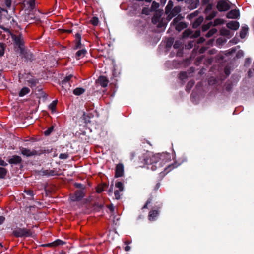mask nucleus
I'll use <instances>...</instances> for the list:
<instances>
[{
	"instance_id": "obj_1",
	"label": "nucleus",
	"mask_w": 254,
	"mask_h": 254,
	"mask_svg": "<svg viewBox=\"0 0 254 254\" xmlns=\"http://www.w3.org/2000/svg\"><path fill=\"white\" fill-rule=\"evenodd\" d=\"M166 155H168L165 153H158L153 155L150 157L145 158V163L149 165L150 166H148V168H150L152 170L155 171L158 168L162 166Z\"/></svg>"
},
{
	"instance_id": "obj_2",
	"label": "nucleus",
	"mask_w": 254,
	"mask_h": 254,
	"mask_svg": "<svg viewBox=\"0 0 254 254\" xmlns=\"http://www.w3.org/2000/svg\"><path fill=\"white\" fill-rule=\"evenodd\" d=\"M11 37L13 42L14 49L17 48L16 51L17 52L22 51V49L25 47L23 35L21 33H19L18 35L11 34Z\"/></svg>"
},
{
	"instance_id": "obj_3",
	"label": "nucleus",
	"mask_w": 254,
	"mask_h": 254,
	"mask_svg": "<svg viewBox=\"0 0 254 254\" xmlns=\"http://www.w3.org/2000/svg\"><path fill=\"white\" fill-rule=\"evenodd\" d=\"M21 154L27 157H29L33 156L40 155L45 153V150L40 149L39 150H36L34 149L30 150L29 149L21 147L19 148Z\"/></svg>"
},
{
	"instance_id": "obj_4",
	"label": "nucleus",
	"mask_w": 254,
	"mask_h": 254,
	"mask_svg": "<svg viewBox=\"0 0 254 254\" xmlns=\"http://www.w3.org/2000/svg\"><path fill=\"white\" fill-rule=\"evenodd\" d=\"M12 235L17 238L28 237L32 236V232L25 228H18L13 231Z\"/></svg>"
},
{
	"instance_id": "obj_5",
	"label": "nucleus",
	"mask_w": 254,
	"mask_h": 254,
	"mask_svg": "<svg viewBox=\"0 0 254 254\" xmlns=\"http://www.w3.org/2000/svg\"><path fill=\"white\" fill-rule=\"evenodd\" d=\"M35 1H23L21 4V6L23 9L25 11H28V18L34 19L35 17L31 16L30 12L32 11L35 7Z\"/></svg>"
},
{
	"instance_id": "obj_6",
	"label": "nucleus",
	"mask_w": 254,
	"mask_h": 254,
	"mask_svg": "<svg viewBox=\"0 0 254 254\" xmlns=\"http://www.w3.org/2000/svg\"><path fill=\"white\" fill-rule=\"evenodd\" d=\"M22 58H24L26 61H33L35 59L34 55L28 49L25 47L22 49V51H18Z\"/></svg>"
},
{
	"instance_id": "obj_7",
	"label": "nucleus",
	"mask_w": 254,
	"mask_h": 254,
	"mask_svg": "<svg viewBox=\"0 0 254 254\" xmlns=\"http://www.w3.org/2000/svg\"><path fill=\"white\" fill-rule=\"evenodd\" d=\"M84 196V190H77L75 191L74 194L70 195V198L71 201L76 202L81 200Z\"/></svg>"
},
{
	"instance_id": "obj_8",
	"label": "nucleus",
	"mask_w": 254,
	"mask_h": 254,
	"mask_svg": "<svg viewBox=\"0 0 254 254\" xmlns=\"http://www.w3.org/2000/svg\"><path fill=\"white\" fill-rule=\"evenodd\" d=\"M217 8L220 11H225L228 10L230 6L227 1H218Z\"/></svg>"
},
{
	"instance_id": "obj_9",
	"label": "nucleus",
	"mask_w": 254,
	"mask_h": 254,
	"mask_svg": "<svg viewBox=\"0 0 254 254\" xmlns=\"http://www.w3.org/2000/svg\"><path fill=\"white\" fill-rule=\"evenodd\" d=\"M115 171V177L116 178L121 177L123 176L124 173V166L123 164L122 163H120L117 164Z\"/></svg>"
},
{
	"instance_id": "obj_10",
	"label": "nucleus",
	"mask_w": 254,
	"mask_h": 254,
	"mask_svg": "<svg viewBox=\"0 0 254 254\" xmlns=\"http://www.w3.org/2000/svg\"><path fill=\"white\" fill-rule=\"evenodd\" d=\"M8 162L10 164L17 165L21 163L22 158L19 156L14 155L8 160Z\"/></svg>"
},
{
	"instance_id": "obj_11",
	"label": "nucleus",
	"mask_w": 254,
	"mask_h": 254,
	"mask_svg": "<svg viewBox=\"0 0 254 254\" xmlns=\"http://www.w3.org/2000/svg\"><path fill=\"white\" fill-rule=\"evenodd\" d=\"M97 82L102 87H106L109 83V80L106 76H100L97 79Z\"/></svg>"
},
{
	"instance_id": "obj_12",
	"label": "nucleus",
	"mask_w": 254,
	"mask_h": 254,
	"mask_svg": "<svg viewBox=\"0 0 254 254\" xmlns=\"http://www.w3.org/2000/svg\"><path fill=\"white\" fill-rule=\"evenodd\" d=\"M75 45L74 48V49H78L82 48V44L81 42V35L80 34L77 33L75 35Z\"/></svg>"
},
{
	"instance_id": "obj_13",
	"label": "nucleus",
	"mask_w": 254,
	"mask_h": 254,
	"mask_svg": "<svg viewBox=\"0 0 254 254\" xmlns=\"http://www.w3.org/2000/svg\"><path fill=\"white\" fill-rule=\"evenodd\" d=\"M240 15L239 11L238 10H232L227 14L228 18L235 19L237 18Z\"/></svg>"
},
{
	"instance_id": "obj_14",
	"label": "nucleus",
	"mask_w": 254,
	"mask_h": 254,
	"mask_svg": "<svg viewBox=\"0 0 254 254\" xmlns=\"http://www.w3.org/2000/svg\"><path fill=\"white\" fill-rule=\"evenodd\" d=\"M239 26V23L237 21H231L227 24V28L234 30L238 29Z\"/></svg>"
},
{
	"instance_id": "obj_15",
	"label": "nucleus",
	"mask_w": 254,
	"mask_h": 254,
	"mask_svg": "<svg viewBox=\"0 0 254 254\" xmlns=\"http://www.w3.org/2000/svg\"><path fill=\"white\" fill-rule=\"evenodd\" d=\"M181 11V8L179 6H175L172 9L170 14L168 16L169 20L177 15Z\"/></svg>"
},
{
	"instance_id": "obj_16",
	"label": "nucleus",
	"mask_w": 254,
	"mask_h": 254,
	"mask_svg": "<svg viewBox=\"0 0 254 254\" xmlns=\"http://www.w3.org/2000/svg\"><path fill=\"white\" fill-rule=\"evenodd\" d=\"M204 18L203 16H200L198 18H196L193 23L192 24V27L193 28H197L203 22Z\"/></svg>"
},
{
	"instance_id": "obj_17",
	"label": "nucleus",
	"mask_w": 254,
	"mask_h": 254,
	"mask_svg": "<svg viewBox=\"0 0 254 254\" xmlns=\"http://www.w3.org/2000/svg\"><path fill=\"white\" fill-rule=\"evenodd\" d=\"M175 27V29L180 32L187 27V24L185 22H180L176 24L173 25Z\"/></svg>"
},
{
	"instance_id": "obj_18",
	"label": "nucleus",
	"mask_w": 254,
	"mask_h": 254,
	"mask_svg": "<svg viewBox=\"0 0 254 254\" xmlns=\"http://www.w3.org/2000/svg\"><path fill=\"white\" fill-rule=\"evenodd\" d=\"M159 212L157 210H155L150 211L148 215L149 220L151 221L155 220Z\"/></svg>"
},
{
	"instance_id": "obj_19",
	"label": "nucleus",
	"mask_w": 254,
	"mask_h": 254,
	"mask_svg": "<svg viewBox=\"0 0 254 254\" xmlns=\"http://www.w3.org/2000/svg\"><path fill=\"white\" fill-rule=\"evenodd\" d=\"M87 52V50L85 49L78 50L75 54V58L77 60L80 59L81 57H84Z\"/></svg>"
},
{
	"instance_id": "obj_20",
	"label": "nucleus",
	"mask_w": 254,
	"mask_h": 254,
	"mask_svg": "<svg viewBox=\"0 0 254 254\" xmlns=\"http://www.w3.org/2000/svg\"><path fill=\"white\" fill-rule=\"evenodd\" d=\"M27 81L28 85L30 86L31 88L35 87L37 84L38 83V79L36 78H30Z\"/></svg>"
},
{
	"instance_id": "obj_21",
	"label": "nucleus",
	"mask_w": 254,
	"mask_h": 254,
	"mask_svg": "<svg viewBox=\"0 0 254 254\" xmlns=\"http://www.w3.org/2000/svg\"><path fill=\"white\" fill-rule=\"evenodd\" d=\"M72 82H60L59 84L62 86V88L63 90H64L65 93H66L68 90H70L71 87Z\"/></svg>"
},
{
	"instance_id": "obj_22",
	"label": "nucleus",
	"mask_w": 254,
	"mask_h": 254,
	"mask_svg": "<svg viewBox=\"0 0 254 254\" xmlns=\"http://www.w3.org/2000/svg\"><path fill=\"white\" fill-rule=\"evenodd\" d=\"M180 164H177L176 162H175L173 164L169 165L167 167H166L164 169L165 173L167 174L171 171L172 169L177 167Z\"/></svg>"
},
{
	"instance_id": "obj_23",
	"label": "nucleus",
	"mask_w": 254,
	"mask_h": 254,
	"mask_svg": "<svg viewBox=\"0 0 254 254\" xmlns=\"http://www.w3.org/2000/svg\"><path fill=\"white\" fill-rule=\"evenodd\" d=\"M248 30H249V28L247 25H246L245 26H243L242 27V29H241V30L240 33V37L242 39L246 37V36L248 32Z\"/></svg>"
},
{
	"instance_id": "obj_24",
	"label": "nucleus",
	"mask_w": 254,
	"mask_h": 254,
	"mask_svg": "<svg viewBox=\"0 0 254 254\" xmlns=\"http://www.w3.org/2000/svg\"><path fill=\"white\" fill-rule=\"evenodd\" d=\"M85 92V89L82 87H77L73 91V93L76 96H80Z\"/></svg>"
},
{
	"instance_id": "obj_25",
	"label": "nucleus",
	"mask_w": 254,
	"mask_h": 254,
	"mask_svg": "<svg viewBox=\"0 0 254 254\" xmlns=\"http://www.w3.org/2000/svg\"><path fill=\"white\" fill-rule=\"evenodd\" d=\"M30 91V90L29 88L27 87H23L18 93V95L19 97H23L25 95L28 94Z\"/></svg>"
},
{
	"instance_id": "obj_26",
	"label": "nucleus",
	"mask_w": 254,
	"mask_h": 254,
	"mask_svg": "<svg viewBox=\"0 0 254 254\" xmlns=\"http://www.w3.org/2000/svg\"><path fill=\"white\" fill-rule=\"evenodd\" d=\"M42 174L44 175L47 176H53L55 175H58L57 173L55 172V171L51 170H45L42 171Z\"/></svg>"
},
{
	"instance_id": "obj_27",
	"label": "nucleus",
	"mask_w": 254,
	"mask_h": 254,
	"mask_svg": "<svg viewBox=\"0 0 254 254\" xmlns=\"http://www.w3.org/2000/svg\"><path fill=\"white\" fill-rule=\"evenodd\" d=\"M188 1H185L187 3ZM191 2L190 5L189 6V8L190 9H194L197 7V6L199 5V1H189Z\"/></svg>"
},
{
	"instance_id": "obj_28",
	"label": "nucleus",
	"mask_w": 254,
	"mask_h": 254,
	"mask_svg": "<svg viewBox=\"0 0 254 254\" xmlns=\"http://www.w3.org/2000/svg\"><path fill=\"white\" fill-rule=\"evenodd\" d=\"M192 34V31L190 29H187L185 30L182 33V38H186L190 36L191 37Z\"/></svg>"
},
{
	"instance_id": "obj_29",
	"label": "nucleus",
	"mask_w": 254,
	"mask_h": 254,
	"mask_svg": "<svg viewBox=\"0 0 254 254\" xmlns=\"http://www.w3.org/2000/svg\"><path fill=\"white\" fill-rule=\"evenodd\" d=\"M195 82L192 80L189 81L186 86V91L187 92H190L192 87L194 86Z\"/></svg>"
},
{
	"instance_id": "obj_30",
	"label": "nucleus",
	"mask_w": 254,
	"mask_h": 254,
	"mask_svg": "<svg viewBox=\"0 0 254 254\" xmlns=\"http://www.w3.org/2000/svg\"><path fill=\"white\" fill-rule=\"evenodd\" d=\"M8 172V171L6 169L0 167V179H4L5 178V176Z\"/></svg>"
},
{
	"instance_id": "obj_31",
	"label": "nucleus",
	"mask_w": 254,
	"mask_h": 254,
	"mask_svg": "<svg viewBox=\"0 0 254 254\" xmlns=\"http://www.w3.org/2000/svg\"><path fill=\"white\" fill-rule=\"evenodd\" d=\"M72 77H73V75L72 74H66V76L60 82H72V81L71 80Z\"/></svg>"
},
{
	"instance_id": "obj_32",
	"label": "nucleus",
	"mask_w": 254,
	"mask_h": 254,
	"mask_svg": "<svg viewBox=\"0 0 254 254\" xmlns=\"http://www.w3.org/2000/svg\"><path fill=\"white\" fill-rule=\"evenodd\" d=\"M210 13H208L207 15H206V19L207 20H210L214 18L217 14V12L215 11H212L210 12Z\"/></svg>"
},
{
	"instance_id": "obj_33",
	"label": "nucleus",
	"mask_w": 254,
	"mask_h": 254,
	"mask_svg": "<svg viewBox=\"0 0 254 254\" xmlns=\"http://www.w3.org/2000/svg\"><path fill=\"white\" fill-rule=\"evenodd\" d=\"M199 13V10H196L194 12L188 15L187 16V18L189 19L190 20H191L194 17H196L198 15Z\"/></svg>"
},
{
	"instance_id": "obj_34",
	"label": "nucleus",
	"mask_w": 254,
	"mask_h": 254,
	"mask_svg": "<svg viewBox=\"0 0 254 254\" xmlns=\"http://www.w3.org/2000/svg\"><path fill=\"white\" fill-rule=\"evenodd\" d=\"M184 17L181 15L179 14L176 17H175L171 22V25L176 24L183 18Z\"/></svg>"
},
{
	"instance_id": "obj_35",
	"label": "nucleus",
	"mask_w": 254,
	"mask_h": 254,
	"mask_svg": "<svg viewBox=\"0 0 254 254\" xmlns=\"http://www.w3.org/2000/svg\"><path fill=\"white\" fill-rule=\"evenodd\" d=\"M108 185L106 183H104L101 186H98L96 188V192L98 193H101L104 190V189Z\"/></svg>"
},
{
	"instance_id": "obj_36",
	"label": "nucleus",
	"mask_w": 254,
	"mask_h": 254,
	"mask_svg": "<svg viewBox=\"0 0 254 254\" xmlns=\"http://www.w3.org/2000/svg\"><path fill=\"white\" fill-rule=\"evenodd\" d=\"M57 102V100H54L49 106V108L51 110L52 112H55L56 110Z\"/></svg>"
},
{
	"instance_id": "obj_37",
	"label": "nucleus",
	"mask_w": 254,
	"mask_h": 254,
	"mask_svg": "<svg viewBox=\"0 0 254 254\" xmlns=\"http://www.w3.org/2000/svg\"><path fill=\"white\" fill-rule=\"evenodd\" d=\"M188 78V75L186 72L182 71L180 72L179 74V78L180 80L183 81L184 80L187 79Z\"/></svg>"
},
{
	"instance_id": "obj_38",
	"label": "nucleus",
	"mask_w": 254,
	"mask_h": 254,
	"mask_svg": "<svg viewBox=\"0 0 254 254\" xmlns=\"http://www.w3.org/2000/svg\"><path fill=\"white\" fill-rule=\"evenodd\" d=\"M52 244L53 247H54L60 245H63L65 244V242L60 239H57L55 241L53 242Z\"/></svg>"
},
{
	"instance_id": "obj_39",
	"label": "nucleus",
	"mask_w": 254,
	"mask_h": 254,
	"mask_svg": "<svg viewBox=\"0 0 254 254\" xmlns=\"http://www.w3.org/2000/svg\"><path fill=\"white\" fill-rule=\"evenodd\" d=\"M103 207V204L102 203L96 202L94 204V209L99 211L102 210Z\"/></svg>"
},
{
	"instance_id": "obj_40",
	"label": "nucleus",
	"mask_w": 254,
	"mask_h": 254,
	"mask_svg": "<svg viewBox=\"0 0 254 254\" xmlns=\"http://www.w3.org/2000/svg\"><path fill=\"white\" fill-rule=\"evenodd\" d=\"M217 31V30L216 28H212L210 29L206 34V37L207 38L211 37L214 34H215Z\"/></svg>"
},
{
	"instance_id": "obj_41",
	"label": "nucleus",
	"mask_w": 254,
	"mask_h": 254,
	"mask_svg": "<svg viewBox=\"0 0 254 254\" xmlns=\"http://www.w3.org/2000/svg\"><path fill=\"white\" fill-rule=\"evenodd\" d=\"M90 23L93 25V26H97L99 24V19L97 17L94 16L92 17V18L90 20Z\"/></svg>"
},
{
	"instance_id": "obj_42",
	"label": "nucleus",
	"mask_w": 254,
	"mask_h": 254,
	"mask_svg": "<svg viewBox=\"0 0 254 254\" xmlns=\"http://www.w3.org/2000/svg\"><path fill=\"white\" fill-rule=\"evenodd\" d=\"M131 7L133 9L135 12H139L141 10V6L140 4L137 3H134L132 4Z\"/></svg>"
},
{
	"instance_id": "obj_43",
	"label": "nucleus",
	"mask_w": 254,
	"mask_h": 254,
	"mask_svg": "<svg viewBox=\"0 0 254 254\" xmlns=\"http://www.w3.org/2000/svg\"><path fill=\"white\" fill-rule=\"evenodd\" d=\"M212 7H213L212 4H210V3H208L204 9V13L206 15H207L211 11V10L212 9Z\"/></svg>"
},
{
	"instance_id": "obj_44",
	"label": "nucleus",
	"mask_w": 254,
	"mask_h": 254,
	"mask_svg": "<svg viewBox=\"0 0 254 254\" xmlns=\"http://www.w3.org/2000/svg\"><path fill=\"white\" fill-rule=\"evenodd\" d=\"M174 39L172 37L168 38L166 41V46L167 48H170L173 44Z\"/></svg>"
},
{
	"instance_id": "obj_45",
	"label": "nucleus",
	"mask_w": 254,
	"mask_h": 254,
	"mask_svg": "<svg viewBox=\"0 0 254 254\" xmlns=\"http://www.w3.org/2000/svg\"><path fill=\"white\" fill-rule=\"evenodd\" d=\"M173 3L172 1H169V2L165 8L166 13H169L172 8Z\"/></svg>"
},
{
	"instance_id": "obj_46",
	"label": "nucleus",
	"mask_w": 254,
	"mask_h": 254,
	"mask_svg": "<svg viewBox=\"0 0 254 254\" xmlns=\"http://www.w3.org/2000/svg\"><path fill=\"white\" fill-rule=\"evenodd\" d=\"M212 25V22H210L207 24H203L202 26V30L204 32L208 30Z\"/></svg>"
},
{
	"instance_id": "obj_47",
	"label": "nucleus",
	"mask_w": 254,
	"mask_h": 254,
	"mask_svg": "<svg viewBox=\"0 0 254 254\" xmlns=\"http://www.w3.org/2000/svg\"><path fill=\"white\" fill-rule=\"evenodd\" d=\"M159 7V4L155 2V1H153L152 5L150 8L151 11H154L156 10V9Z\"/></svg>"
},
{
	"instance_id": "obj_48",
	"label": "nucleus",
	"mask_w": 254,
	"mask_h": 254,
	"mask_svg": "<svg viewBox=\"0 0 254 254\" xmlns=\"http://www.w3.org/2000/svg\"><path fill=\"white\" fill-rule=\"evenodd\" d=\"M115 187L119 189V190L122 191L124 190L123 184L121 182H117L115 184Z\"/></svg>"
},
{
	"instance_id": "obj_49",
	"label": "nucleus",
	"mask_w": 254,
	"mask_h": 254,
	"mask_svg": "<svg viewBox=\"0 0 254 254\" xmlns=\"http://www.w3.org/2000/svg\"><path fill=\"white\" fill-rule=\"evenodd\" d=\"M224 22V21L223 19L221 18H217L214 20V26H217L219 25H221L223 24Z\"/></svg>"
},
{
	"instance_id": "obj_50",
	"label": "nucleus",
	"mask_w": 254,
	"mask_h": 254,
	"mask_svg": "<svg viewBox=\"0 0 254 254\" xmlns=\"http://www.w3.org/2000/svg\"><path fill=\"white\" fill-rule=\"evenodd\" d=\"M74 186L75 188L80 189V190H84L86 188V187L85 185H84L83 184H82L81 183H74Z\"/></svg>"
},
{
	"instance_id": "obj_51",
	"label": "nucleus",
	"mask_w": 254,
	"mask_h": 254,
	"mask_svg": "<svg viewBox=\"0 0 254 254\" xmlns=\"http://www.w3.org/2000/svg\"><path fill=\"white\" fill-rule=\"evenodd\" d=\"M5 48V45L3 43H0V56L3 55Z\"/></svg>"
},
{
	"instance_id": "obj_52",
	"label": "nucleus",
	"mask_w": 254,
	"mask_h": 254,
	"mask_svg": "<svg viewBox=\"0 0 254 254\" xmlns=\"http://www.w3.org/2000/svg\"><path fill=\"white\" fill-rule=\"evenodd\" d=\"M220 33L223 36H229L230 34V31L226 29H222L220 31Z\"/></svg>"
},
{
	"instance_id": "obj_53",
	"label": "nucleus",
	"mask_w": 254,
	"mask_h": 254,
	"mask_svg": "<svg viewBox=\"0 0 254 254\" xmlns=\"http://www.w3.org/2000/svg\"><path fill=\"white\" fill-rule=\"evenodd\" d=\"M53 129H54L53 126H51L50 127L48 128L47 129H46L44 131V135L45 136H49L51 133L52 131L53 130Z\"/></svg>"
},
{
	"instance_id": "obj_54",
	"label": "nucleus",
	"mask_w": 254,
	"mask_h": 254,
	"mask_svg": "<svg viewBox=\"0 0 254 254\" xmlns=\"http://www.w3.org/2000/svg\"><path fill=\"white\" fill-rule=\"evenodd\" d=\"M152 201V197L149 198L148 199V200H147V201L146 202L145 205L143 206L142 209H143L148 208V205L151 203Z\"/></svg>"
},
{
	"instance_id": "obj_55",
	"label": "nucleus",
	"mask_w": 254,
	"mask_h": 254,
	"mask_svg": "<svg viewBox=\"0 0 254 254\" xmlns=\"http://www.w3.org/2000/svg\"><path fill=\"white\" fill-rule=\"evenodd\" d=\"M69 155L68 153H61L59 155V158L61 159H66L68 158Z\"/></svg>"
},
{
	"instance_id": "obj_56",
	"label": "nucleus",
	"mask_w": 254,
	"mask_h": 254,
	"mask_svg": "<svg viewBox=\"0 0 254 254\" xmlns=\"http://www.w3.org/2000/svg\"><path fill=\"white\" fill-rule=\"evenodd\" d=\"M150 9H149L148 8L144 7L142 9V13L145 15H149L150 12Z\"/></svg>"
},
{
	"instance_id": "obj_57",
	"label": "nucleus",
	"mask_w": 254,
	"mask_h": 254,
	"mask_svg": "<svg viewBox=\"0 0 254 254\" xmlns=\"http://www.w3.org/2000/svg\"><path fill=\"white\" fill-rule=\"evenodd\" d=\"M200 35V31L196 30L194 34H192L191 38H197Z\"/></svg>"
},
{
	"instance_id": "obj_58",
	"label": "nucleus",
	"mask_w": 254,
	"mask_h": 254,
	"mask_svg": "<svg viewBox=\"0 0 254 254\" xmlns=\"http://www.w3.org/2000/svg\"><path fill=\"white\" fill-rule=\"evenodd\" d=\"M120 191L119 190H116L114 191V195L116 199L119 200L120 199L121 196L120 194Z\"/></svg>"
},
{
	"instance_id": "obj_59",
	"label": "nucleus",
	"mask_w": 254,
	"mask_h": 254,
	"mask_svg": "<svg viewBox=\"0 0 254 254\" xmlns=\"http://www.w3.org/2000/svg\"><path fill=\"white\" fill-rule=\"evenodd\" d=\"M24 192L28 195L33 196L34 193L33 191L30 190H25Z\"/></svg>"
},
{
	"instance_id": "obj_60",
	"label": "nucleus",
	"mask_w": 254,
	"mask_h": 254,
	"mask_svg": "<svg viewBox=\"0 0 254 254\" xmlns=\"http://www.w3.org/2000/svg\"><path fill=\"white\" fill-rule=\"evenodd\" d=\"M160 18V16H154L153 17V18H152V22L154 23H155L157 22H159Z\"/></svg>"
},
{
	"instance_id": "obj_61",
	"label": "nucleus",
	"mask_w": 254,
	"mask_h": 254,
	"mask_svg": "<svg viewBox=\"0 0 254 254\" xmlns=\"http://www.w3.org/2000/svg\"><path fill=\"white\" fill-rule=\"evenodd\" d=\"M243 52L242 50H239L236 54V56L237 58H240L241 57L243 56Z\"/></svg>"
},
{
	"instance_id": "obj_62",
	"label": "nucleus",
	"mask_w": 254,
	"mask_h": 254,
	"mask_svg": "<svg viewBox=\"0 0 254 254\" xmlns=\"http://www.w3.org/2000/svg\"><path fill=\"white\" fill-rule=\"evenodd\" d=\"M180 42L179 41H176L173 45V47H174V49H178L180 47Z\"/></svg>"
},
{
	"instance_id": "obj_63",
	"label": "nucleus",
	"mask_w": 254,
	"mask_h": 254,
	"mask_svg": "<svg viewBox=\"0 0 254 254\" xmlns=\"http://www.w3.org/2000/svg\"><path fill=\"white\" fill-rule=\"evenodd\" d=\"M251 62V59L250 58H247L245 60V65L246 66L250 64Z\"/></svg>"
},
{
	"instance_id": "obj_64",
	"label": "nucleus",
	"mask_w": 254,
	"mask_h": 254,
	"mask_svg": "<svg viewBox=\"0 0 254 254\" xmlns=\"http://www.w3.org/2000/svg\"><path fill=\"white\" fill-rule=\"evenodd\" d=\"M165 23H163V22L161 20L159 22V23L158 24V28H162L165 27L166 25H165Z\"/></svg>"
}]
</instances>
